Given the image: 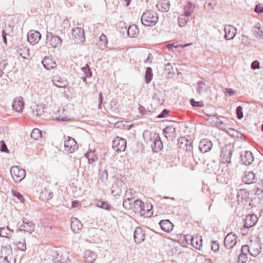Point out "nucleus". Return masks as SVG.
<instances>
[{"label": "nucleus", "instance_id": "052dcab7", "mask_svg": "<svg viewBox=\"0 0 263 263\" xmlns=\"http://www.w3.org/2000/svg\"><path fill=\"white\" fill-rule=\"evenodd\" d=\"M179 47V45H178L177 43L170 44H168L167 45V48H168V49L169 50H172V51H174V49H173L174 48H177Z\"/></svg>", "mask_w": 263, "mask_h": 263}, {"label": "nucleus", "instance_id": "cd10ccee", "mask_svg": "<svg viewBox=\"0 0 263 263\" xmlns=\"http://www.w3.org/2000/svg\"><path fill=\"white\" fill-rule=\"evenodd\" d=\"M255 174L252 172H249L245 173V176L242 178V181L246 184H250L253 182L255 177Z\"/></svg>", "mask_w": 263, "mask_h": 263}, {"label": "nucleus", "instance_id": "13d9d810", "mask_svg": "<svg viewBox=\"0 0 263 263\" xmlns=\"http://www.w3.org/2000/svg\"><path fill=\"white\" fill-rule=\"evenodd\" d=\"M81 206V204L78 200L73 201L71 203L72 208H80Z\"/></svg>", "mask_w": 263, "mask_h": 263}, {"label": "nucleus", "instance_id": "7c9ffc66", "mask_svg": "<svg viewBox=\"0 0 263 263\" xmlns=\"http://www.w3.org/2000/svg\"><path fill=\"white\" fill-rule=\"evenodd\" d=\"M254 35L260 38H263V28L260 26V24H256L253 29Z\"/></svg>", "mask_w": 263, "mask_h": 263}, {"label": "nucleus", "instance_id": "f3484780", "mask_svg": "<svg viewBox=\"0 0 263 263\" xmlns=\"http://www.w3.org/2000/svg\"><path fill=\"white\" fill-rule=\"evenodd\" d=\"M82 224L77 218L72 217L71 219V229L74 233H80L82 228Z\"/></svg>", "mask_w": 263, "mask_h": 263}, {"label": "nucleus", "instance_id": "774afa93", "mask_svg": "<svg viewBox=\"0 0 263 263\" xmlns=\"http://www.w3.org/2000/svg\"><path fill=\"white\" fill-rule=\"evenodd\" d=\"M0 263H10L7 258L0 257Z\"/></svg>", "mask_w": 263, "mask_h": 263}, {"label": "nucleus", "instance_id": "3c124183", "mask_svg": "<svg viewBox=\"0 0 263 263\" xmlns=\"http://www.w3.org/2000/svg\"><path fill=\"white\" fill-rule=\"evenodd\" d=\"M130 201H132V200L129 198L125 199L123 203V206L127 209H130L132 208L130 205Z\"/></svg>", "mask_w": 263, "mask_h": 263}, {"label": "nucleus", "instance_id": "aec40b11", "mask_svg": "<svg viewBox=\"0 0 263 263\" xmlns=\"http://www.w3.org/2000/svg\"><path fill=\"white\" fill-rule=\"evenodd\" d=\"M42 64L44 67L48 70L55 68L57 65L55 62L49 57H46L43 60Z\"/></svg>", "mask_w": 263, "mask_h": 263}, {"label": "nucleus", "instance_id": "6e6552de", "mask_svg": "<svg viewBox=\"0 0 263 263\" xmlns=\"http://www.w3.org/2000/svg\"><path fill=\"white\" fill-rule=\"evenodd\" d=\"M126 147L125 139L117 137L112 142V148L118 153L124 152Z\"/></svg>", "mask_w": 263, "mask_h": 263}, {"label": "nucleus", "instance_id": "0e129e2a", "mask_svg": "<svg viewBox=\"0 0 263 263\" xmlns=\"http://www.w3.org/2000/svg\"><path fill=\"white\" fill-rule=\"evenodd\" d=\"M250 228H247L243 226V228L241 229V233L243 235H247L248 233L249 229Z\"/></svg>", "mask_w": 263, "mask_h": 263}, {"label": "nucleus", "instance_id": "a18cd8bd", "mask_svg": "<svg viewBox=\"0 0 263 263\" xmlns=\"http://www.w3.org/2000/svg\"><path fill=\"white\" fill-rule=\"evenodd\" d=\"M13 195H14V196L15 197H16V199H14V200L16 201V202H18L19 201L22 203L24 202V197L19 193L15 192H14Z\"/></svg>", "mask_w": 263, "mask_h": 263}, {"label": "nucleus", "instance_id": "1a4fd4ad", "mask_svg": "<svg viewBox=\"0 0 263 263\" xmlns=\"http://www.w3.org/2000/svg\"><path fill=\"white\" fill-rule=\"evenodd\" d=\"M21 231L31 234L35 230V224L27 219H24L19 226Z\"/></svg>", "mask_w": 263, "mask_h": 263}, {"label": "nucleus", "instance_id": "ea45409f", "mask_svg": "<svg viewBox=\"0 0 263 263\" xmlns=\"http://www.w3.org/2000/svg\"><path fill=\"white\" fill-rule=\"evenodd\" d=\"M187 16L184 14H181L178 17V24L180 27H183L187 23L189 19L186 18Z\"/></svg>", "mask_w": 263, "mask_h": 263}, {"label": "nucleus", "instance_id": "a211bd4d", "mask_svg": "<svg viewBox=\"0 0 263 263\" xmlns=\"http://www.w3.org/2000/svg\"><path fill=\"white\" fill-rule=\"evenodd\" d=\"M258 218L256 215H248L245 219L244 226L247 228H252L255 224Z\"/></svg>", "mask_w": 263, "mask_h": 263}, {"label": "nucleus", "instance_id": "c03bdc74", "mask_svg": "<svg viewBox=\"0 0 263 263\" xmlns=\"http://www.w3.org/2000/svg\"><path fill=\"white\" fill-rule=\"evenodd\" d=\"M237 118L238 119H241L243 117L242 107L241 106H239L236 108V110Z\"/></svg>", "mask_w": 263, "mask_h": 263}, {"label": "nucleus", "instance_id": "393cba45", "mask_svg": "<svg viewBox=\"0 0 263 263\" xmlns=\"http://www.w3.org/2000/svg\"><path fill=\"white\" fill-rule=\"evenodd\" d=\"M97 45L101 50H104L107 48V39L105 35L102 34L100 36L99 41L97 43Z\"/></svg>", "mask_w": 263, "mask_h": 263}, {"label": "nucleus", "instance_id": "49530a36", "mask_svg": "<svg viewBox=\"0 0 263 263\" xmlns=\"http://www.w3.org/2000/svg\"><path fill=\"white\" fill-rule=\"evenodd\" d=\"M191 104L193 107H201L203 106L204 104L202 101H196L193 99L191 100Z\"/></svg>", "mask_w": 263, "mask_h": 263}, {"label": "nucleus", "instance_id": "a878e982", "mask_svg": "<svg viewBox=\"0 0 263 263\" xmlns=\"http://www.w3.org/2000/svg\"><path fill=\"white\" fill-rule=\"evenodd\" d=\"M1 256L0 257L7 258L12 254V249L10 245H7L2 247L1 250Z\"/></svg>", "mask_w": 263, "mask_h": 263}, {"label": "nucleus", "instance_id": "e433bc0d", "mask_svg": "<svg viewBox=\"0 0 263 263\" xmlns=\"http://www.w3.org/2000/svg\"><path fill=\"white\" fill-rule=\"evenodd\" d=\"M41 131L38 128H34L31 133V137L34 140H37L41 137Z\"/></svg>", "mask_w": 263, "mask_h": 263}, {"label": "nucleus", "instance_id": "69168bd1", "mask_svg": "<svg viewBox=\"0 0 263 263\" xmlns=\"http://www.w3.org/2000/svg\"><path fill=\"white\" fill-rule=\"evenodd\" d=\"M226 92H227L228 93H229V96H232L236 93V91H235V90H233L232 89H231V88H226Z\"/></svg>", "mask_w": 263, "mask_h": 263}, {"label": "nucleus", "instance_id": "09e8293b", "mask_svg": "<svg viewBox=\"0 0 263 263\" xmlns=\"http://www.w3.org/2000/svg\"><path fill=\"white\" fill-rule=\"evenodd\" d=\"M143 137L146 141L152 140V133L149 130H145L143 133Z\"/></svg>", "mask_w": 263, "mask_h": 263}, {"label": "nucleus", "instance_id": "5701e85b", "mask_svg": "<svg viewBox=\"0 0 263 263\" xmlns=\"http://www.w3.org/2000/svg\"><path fill=\"white\" fill-rule=\"evenodd\" d=\"M97 258V255L93 252L90 250H87L85 252L84 258L85 261L87 263L93 262Z\"/></svg>", "mask_w": 263, "mask_h": 263}, {"label": "nucleus", "instance_id": "f704fd0d", "mask_svg": "<svg viewBox=\"0 0 263 263\" xmlns=\"http://www.w3.org/2000/svg\"><path fill=\"white\" fill-rule=\"evenodd\" d=\"M15 245L16 246L18 250L24 251L26 249V246L25 240L22 239L21 240L18 241L17 239L15 240Z\"/></svg>", "mask_w": 263, "mask_h": 263}, {"label": "nucleus", "instance_id": "f257e3e1", "mask_svg": "<svg viewBox=\"0 0 263 263\" xmlns=\"http://www.w3.org/2000/svg\"><path fill=\"white\" fill-rule=\"evenodd\" d=\"M71 114V111L67 107L63 106H57L53 110L52 118L57 121L67 122L72 120Z\"/></svg>", "mask_w": 263, "mask_h": 263}, {"label": "nucleus", "instance_id": "a19ab883", "mask_svg": "<svg viewBox=\"0 0 263 263\" xmlns=\"http://www.w3.org/2000/svg\"><path fill=\"white\" fill-rule=\"evenodd\" d=\"M174 224L168 219H165V233L171 232L174 228Z\"/></svg>", "mask_w": 263, "mask_h": 263}, {"label": "nucleus", "instance_id": "2f4dec72", "mask_svg": "<svg viewBox=\"0 0 263 263\" xmlns=\"http://www.w3.org/2000/svg\"><path fill=\"white\" fill-rule=\"evenodd\" d=\"M175 74V70L170 63L165 64V74L168 78H172Z\"/></svg>", "mask_w": 263, "mask_h": 263}, {"label": "nucleus", "instance_id": "9d476101", "mask_svg": "<svg viewBox=\"0 0 263 263\" xmlns=\"http://www.w3.org/2000/svg\"><path fill=\"white\" fill-rule=\"evenodd\" d=\"M78 148V146L75 140L70 137H67L64 142L65 150L69 153H72Z\"/></svg>", "mask_w": 263, "mask_h": 263}, {"label": "nucleus", "instance_id": "c85d7f7f", "mask_svg": "<svg viewBox=\"0 0 263 263\" xmlns=\"http://www.w3.org/2000/svg\"><path fill=\"white\" fill-rule=\"evenodd\" d=\"M127 34L130 37H136L139 34V29L136 25H130L127 30Z\"/></svg>", "mask_w": 263, "mask_h": 263}, {"label": "nucleus", "instance_id": "6e6d98bb", "mask_svg": "<svg viewBox=\"0 0 263 263\" xmlns=\"http://www.w3.org/2000/svg\"><path fill=\"white\" fill-rule=\"evenodd\" d=\"M1 151L3 152H8V149L5 142L3 140L0 141Z\"/></svg>", "mask_w": 263, "mask_h": 263}, {"label": "nucleus", "instance_id": "6ab92c4d", "mask_svg": "<svg viewBox=\"0 0 263 263\" xmlns=\"http://www.w3.org/2000/svg\"><path fill=\"white\" fill-rule=\"evenodd\" d=\"M24 107V102L21 97L16 98L13 103L12 107L18 112H22Z\"/></svg>", "mask_w": 263, "mask_h": 263}, {"label": "nucleus", "instance_id": "f03ea898", "mask_svg": "<svg viewBox=\"0 0 263 263\" xmlns=\"http://www.w3.org/2000/svg\"><path fill=\"white\" fill-rule=\"evenodd\" d=\"M177 123L165 119V138L174 144L176 137V128Z\"/></svg>", "mask_w": 263, "mask_h": 263}, {"label": "nucleus", "instance_id": "58836bf2", "mask_svg": "<svg viewBox=\"0 0 263 263\" xmlns=\"http://www.w3.org/2000/svg\"><path fill=\"white\" fill-rule=\"evenodd\" d=\"M153 78V74L151 68H146L145 74V81L146 83H149Z\"/></svg>", "mask_w": 263, "mask_h": 263}, {"label": "nucleus", "instance_id": "5fc2aeb1", "mask_svg": "<svg viewBox=\"0 0 263 263\" xmlns=\"http://www.w3.org/2000/svg\"><path fill=\"white\" fill-rule=\"evenodd\" d=\"M251 67L253 70L259 69L260 68V63L257 61H254L252 63Z\"/></svg>", "mask_w": 263, "mask_h": 263}, {"label": "nucleus", "instance_id": "864d4df0", "mask_svg": "<svg viewBox=\"0 0 263 263\" xmlns=\"http://www.w3.org/2000/svg\"><path fill=\"white\" fill-rule=\"evenodd\" d=\"M164 2L163 0L160 1L157 5V7L159 10V11L163 12L164 10Z\"/></svg>", "mask_w": 263, "mask_h": 263}, {"label": "nucleus", "instance_id": "dca6fc26", "mask_svg": "<svg viewBox=\"0 0 263 263\" xmlns=\"http://www.w3.org/2000/svg\"><path fill=\"white\" fill-rule=\"evenodd\" d=\"M254 156L250 151H246L241 155V160L243 164L249 165L252 164L254 161Z\"/></svg>", "mask_w": 263, "mask_h": 263}, {"label": "nucleus", "instance_id": "20e7f679", "mask_svg": "<svg viewBox=\"0 0 263 263\" xmlns=\"http://www.w3.org/2000/svg\"><path fill=\"white\" fill-rule=\"evenodd\" d=\"M71 40L76 44H82L85 40L84 30L80 27H75L71 33Z\"/></svg>", "mask_w": 263, "mask_h": 263}, {"label": "nucleus", "instance_id": "4be33fe9", "mask_svg": "<svg viewBox=\"0 0 263 263\" xmlns=\"http://www.w3.org/2000/svg\"><path fill=\"white\" fill-rule=\"evenodd\" d=\"M61 43V38L59 36H53L49 39L47 36V44L49 47L56 48Z\"/></svg>", "mask_w": 263, "mask_h": 263}, {"label": "nucleus", "instance_id": "ddd939ff", "mask_svg": "<svg viewBox=\"0 0 263 263\" xmlns=\"http://www.w3.org/2000/svg\"><path fill=\"white\" fill-rule=\"evenodd\" d=\"M213 146L212 142L207 139H202L200 141L199 148L202 153H205L209 152Z\"/></svg>", "mask_w": 263, "mask_h": 263}, {"label": "nucleus", "instance_id": "c756f323", "mask_svg": "<svg viewBox=\"0 0 263 263\" xmlns=\"http://www.w3.org/2000/svg\"><path fill=\"white\" fill-rule=\"evenodd\" d=\"M49 88V86L47 83H42L37 85V93L39 95H44L46 93Z\"/></svg>", "mask_w": 263, "mask_h": 263}, {"label": "nucleus", "instance_id": "bb28decb", "mask_svg": "<svg viewBox=\"0 0 263 263\" xmlns=\"http://www.w3.org/2000/svg\"><path fill=\"white\" fill-rule=\"evenodd\" d=\"M53 84L59 88H65L68 86V83L66 80H62L60 77H55L53 80Z\"/></svg>", "mask_w": 263, "mask_h": 263}, {"label": "nucleus", "instance_id": "4d7b16f0", "mask_svg": "<svg viewBox=\"0 0 263 263\" xmlns=\"http://www.w3.org/2000/svg\"><path fill=\"white\" fill-rule=\"evenodd\" d=\"M123 184V182L121 180H117L115 184L113 185L112 187H117L119 189V190L121 191V187Z\"/></svg>", "mask_w": 263, "mask_h": 263}, {"label": "nucleus", "instance_id": "4468645a", "mask_svg": "<svg viewBox=\"0 0 263 263\" xmlns=\"http://www.w3.org/2000/svg\"><path fill=\"white\" fill-rule=\"evenodd\" d=\"M145 236V232L141 228H136L134 233V237L135 242L137 243L142 242L144 240Z\"/></svg>", "mask_w": 263, "mask_h": 263}, {"label": "nucleus", "instance_id": "423d86ee", "mask_svg": "<svg viewBox=\"0 0 263 263\" xmlns=\"http://www.w3.org/2000/svg\"><path fill=\"white\" fill-rule=\"evenodd\" d=\"M249 245L250 255L252 256H256L261 252L262 249L261 243L258 238H255L254 240L251 239Z\"/></svg>", "mask_w": 263, "mask_h": 263}, {"label": "nucleus", "instance_id": "473e14b6", "mask_svg": "<svg viewBox=\"0 0 263 263\" xmlns=\"http://www.w3.org/2000/svg\"><path fill=\"white\" fill-rule=\"evenodd\" d=\"M95 204L96 206L106 210H109L111 208L110 205L106 201L98 200L96 201Z\"/></svg>", "mask_w": 263, "mask_h": 263}, {"label": "nucleus", "instance_id": "72a5a7b5", "mask_svg": "<svg viewBox=\"0 0 263 263\" xmlns=\"http://www.w3.org/2000/svg\"><path fill=\"white\" fill-rule=\"evenodd\" d=\"M193 12L194 7L190 3H187L184 7V14L186 16H190Z\"/></svg>", "mask_w": 263, "mask_h": 263}, {"label": "nucleus", "instance_id": "c9c22d12", "mask_svg": "<svg viewBox=\"0 0 263 263\" xmlns=\"http://www.w3.org/2000/svg\"><path fill=\"white\" fill-rule=\"evenodd\" d=\"M207 89V85L203 81H199L198 82V87L197 88V91L198 93H201L205 91Z\"/></svg>", "mask_w": 263, "mask_h": 263}, {"label": "nucleus", "instance_id": "39448f33", "mask_svg": "<svg viewBox=\"0 0 263 263\" xmlns=\"http://www.w3.org/2000/svg\"><path fill=\"white\" fill-rule=\"evenodd\" d=\"M10 173L12 178L16 182L22 181L26 175L25 170L17 166H13L10 169Z\"/></svg>", "mask_w": 263, "mask_h": 263}, {"label": "nucleus", "instance_id": "37998d69", "mask_svg": "<svg viewBox=\"0 0 263 263\" xmlns=\"http://www.w3.org/2000/svg\"><path fill=\"white\" fill-rule=\"evenodd\" d=\"M254 190L255 195L261 196L263 194V185L260 184L257 185Z\"/></svg>", "mask_w": 263, "mask_h": 263}, {"label": "nucleus", "instance_id": "0eeeda50", "mask_svg": "<svg viewBox=\"0 0 263 263\" xmlns=\"http://www.w3.org/2000/svg\"><path fill=\"white\" fill-rule=\"evenodd\" d=\"M132 209L136 214L142 216L148 214L150 210H145L144 203L141 200H136L134 202Z\"/></svg>", "mask_w": 263, "mask_h": 263}, {"label": "nucleus", "instance_id": "e2e57ef3", "mask_svg": "<svg viewBox=\"0 0 263 263\" xmlns=\"http://www.w3.org/2000/svg\"><path fill=\"white\" fill-rule=\"evenodd\" d=\"M187 145H186L185 146V148H183L185 151L186 152H191L193 149V146L192 145L191 143L189 141Z\"/></svg>", "mask_w": 263, "mask_h": 263}, {"label": "nucleus", "instance_id": "f8f14e48", "mask_svg": "<svg viewBox=\"0 0 263 263\" xmlns=\"http://www.w3.org/2000/svg\"><path fill=\"white\" fill-rule=\"evenodd\" d=\"M236 237L232 233L228 234L224 239V245L229 249H232L236 243Z\"/></svg>", "mask_w": 263, "mask_h": 263}, {"label": "nucleus", "instance_id": "b1692460", "mask_svg": "<svg viewBox=\"0 0 263 263\" xmlns=\"http://www.w3.org/2000/svg\"><path fill=\"white\" fill-rule=\"evenodd\" d=\"M249 193L246 189H240L237 192V199L238 202L247 200L249 198Z\"/></svg>", "mask_w": 263, "mask_h": 263}, {"label": "nucleus", "instance_id": "bf43d9fd", "mask_svg": "<svg viewBox=\"0 0 263 263\" xmlns=\"http://www.w3.org/2000/svg\"><path fill=\"white\" fill-rule=\"evenodd\" d=\"M219 244L217 241H213L211 246V249L215 252L219 250Z\"/></svg>", "mask_w": 263, "mask_h": 263}, {"label": "nucleus", "instance_id": "8fccbe9b", "mask_svg": "<svg viewBox=\"0 0 263 263\" xmlns=\"http://www.w3.org/2000/svg\"><path fill=\"white\" fill-rule=\"evenodd\" d=\"M250 245H243L241 247V254H247V252H249L250 254Z\"/></svg>", "mask_w": 263, "mask_h": 263}, {"label": "nucleus", "instance_id": "680f3d73", "mask_svg": "<svg viewBox=\"0 0 263 263\" xmlns=\"http://www.w3.org/2000/svg\"><path fill=\"white\" fill-rule=\"evenodd\" d=\"M254 11L258 13H263V6L259 4L256 6Z\"/></svg>", "mask_w": 263, "mask_h": 263}, {"label": "nucleus", "instance_id": "2eb2a0df", "mask_svg": "<svg viewBox=\"0 0 263 263\" xmlns=\"http://www.w3.org/2000/svg\"><path fill=\"white\" fill-rule=\"evenodd\" d=\"M41 37V34L39 32L32 30L28 34L27 40L31 44L35 45L39 42Z\"/></svg>", "mask_w": 263, "mask_h": 263}, {"label": "nucleus", "instance_id": "603ef678", "mask_svg": "<svg viewBox=\"0 0 263 263\" xmlns=\"http://www.w3.org/2000/svg\"><path fill=\"white\" fill-rule=\"evenodd\" d=\"M247 260V254H240L238 256V260L241 263H246Z\"/></svg>", "mask_w": 263, "mask_h": 263}, {"label": "nucleus", "instance_id": "7ed1b4c3", "mask_svg": "<svg viewBox=\"0 0 263 263\" xmlns=\"http://www.w3.org/2000/svg\"><path fill=\"white\" fill-rule=\"evenodd\" d=\"M158 16L156 14L151 10L145 12L141 16V22L145 26H153L158 21Z\"/></svg>", "mask_w": 263, "mask_h": 263}, {"label": "nucleus", "instance_id": "338daca9", "mask_svg": "<svg viewBox=\"0 0 263 263\" xmlns=\"http://www.w3.org/2000/svg\"><path fill=\"white\" fill-rule=\"evenodd\" d=\"M82 70L83 71L86 72V74L87 77L90 76L91 73L89 71V69H88V67H84L82 68Z\"/></svg>", "mask_w": 263, "mask_h": 263}, {"label": "nucleus", "instance_id": "9b49d317", "mask_svg": "<svg viewBox=\"0 0 263 263\" xmlns=\"http://www.w3.org/2000/svg\"><path fill=\"white\" fill-rule=\"evenodd\" d=\"M224 39L227 40H232L236 34V28L232 25H226L224 27Z\"/></svg>", "mask_w": 263, "mask_h": 263}, {"label": "nucleus", "instance_id": "de8ad7c7", "mask_svg": "<svg viewBox=\"0 0 263 263\" xmlns=\"http://www.w3.org/2000/svg\"><path fill=\"white\" fill-rule=\"evenodd\" d=\"M192 236L191 235H184L182 239V243L183 245L189 244L190 242H191Z\"/></svg>", "mask_w": 263, "mask_h": 263}, {"label": "nucleus", "instance_id": "4c0bfd02", "mask_svg": "<svg viewBox=\"0 0 263 263\" xmlns=\"http://www.w3.org/2000/svg\"><path fill=\"white\" fill-rule=\"evenodd\" d=\"M163 148V144L162 142L159 140H156L155 142L154 145L153 147V149L155 152H159L161 151Z\"/></svg>", "mask_w": 263, "mask_h": 263}, {"label": "nucleus", "instance_id": "79ce46f5", "mask_svg": "<svg viewBox=\"0 0 263 263\" xmlns=\"http://www.w3.org/2000/svg\"><path fill=\"white\" fill-rule=\"evenodd\" d=\"M189 141L184 138L181 137L178 140V145L180 148L183 149L186 145H187Z\"/></svg>", "mask_w": 263, "mask_h": 263}, {"label": "nucleus", "instance_id": "412c9836", "mask_svg": "<svg viewBox=\"0 0 263 263\" xmlns=\"http://www.w3.org/2000/svg\"><path fill=\"white\" fill-rule=\"evenodd\" d=\"M191 244L193 247L200 250L202 246V236L199 235L192 236Z\"/></svg>", "mask_w": 263, "mask_h": 263}]
</instances>
